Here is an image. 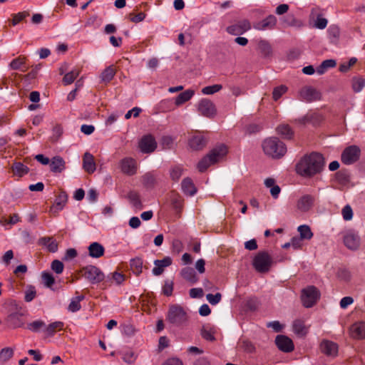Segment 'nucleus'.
I'll return each instance as SVG.
<instances>
[{"label": "nucleus", "instance_id": "39", "mask_svg": "<svg viewBox=\"0 0 365 365\" xmlns=\"http://www.w3.org/2000/svg\"><path fill=\"white\" fill-rule=\"evenodd\" d=\"M63 325L64 324L62 322L58 321L53 322L46 327L45 331L48 335L52 336L56 333V331L63 329Z\"/></svg>", "mask_w": 365, "mask_h": 365}, {"label": "nucleus", "instance_id": "15", "mask_svg": "<svg viewBox=\"0 0 365 365\" xmlns=\"http://www.w3.org/2000/svg\"><path fill=\"white\" fill-rule=\"evenodd\" d=\"M275 342L279 349L284 352H290L294 349L292 341L286 336H277Z\"/></svg>", "mask_w": 365, "mask_h": 365}, {"label": "nucleus", "instance_id": "54", "mask_svg": "<svg viewBox=\"0 0 365 365\" xmlns=\"http://www.w3.org/2000/svg\"><path fill=\"white\" fill-rule=\"evenodd\" d=\"M173 291V282L170 280H166L163 287V292L166 296H171Z\"/></svg>", "mask_w": 365, "mask_h": 365}, {"label": "nucleus", "instance_id": "37", "mask_svg": "<svg viewBox=\"0 0 365 365\" xmlns=\"http://www.w3.org/2000/svg\"><path fill=\"white\" fill-rule=\"evenodd\" d=\"M41 243L46 246L51 252H56L58 250V243L51 237L41 238Z\"/></svg>", "mask_w": 365, "mask_h": 365}, {"label": "nucleus", "instance_id": "5", "mask_svg": "<svg viewBox=\"0 0 365 365\" xmlns=\"http://www.w3.org/2000/svg\"><path fill=\"white\" fill-rule=\"evenodd\" d=\"M272 263V258L267 252H259L254 257L252 265L258 272L264 273L269 270Z\"/></svg>", "mask_w": 365, "mask_h": 365}, {"label": "nucleus", "instance_id": "27", "mask_svg": "<svg viewBox=\"0 0 365 365\" xmlns=\"http://www.w3.org/2000/svg\"><path fill=\"white\" fill-rule=\"evenodd\" d=\"M182 192L190 196L194 195L197 192V189L192 180L189 178L183 179L181 183Z\"/></svg>", "mask_w": 365, "mask_h": 365}, {"label": "nucleus", "instance_id": "16", "mask_svg": "<svg viewBox=\"0 0 365 365\" xmlns=\"http://www.w3.org/2000/svg\"><path fill=\"white\" fill-rule=\"evenodd\" d=\"M120 168L123 173L133 175L136 173V161L130 158H124L120 162Z\"/></svg>", "mask_w": 365, "mask_h": 365}, {"label": "nucleus", "instance_id": "42", "mask_svg": "<svg viewBox=\"0 0 365 365\" xmlns=\"http://www.w3.org/2000/svg\"><path fill=\"white\" fill-rule=\"evenodd\" d=\"M143 259L135 257L130 260V267L135 274H140L143 270Z\"/></svg>", "mask_w": 365, "mask_h": 365}, {"label": "nucleus", "instance_id": "62", "mask_svg": "<svg viewBox=\"0 0 365 365\" xmlns=\"http://www.w3.org/2000/svg\"><path fill=\"white\" fill-rule=\"evenodd\" d=\"M192 365H211V363L207 357L200 356L196 359Z\"/></svg>", "mask_w": 365, "mask_h": 365}, {"label": "nucleus", "instance_id": "31", "mask_svg": "<svg viewBox=\"0 0 365 365\" xmlns=\"http://www.w3.org/2000/svg\"><path fill=\"white\" fill-rule=\"evenodd\" d=\"M336 65V61L333 59H327L322 62V63L317 67L316 72L319 75H322L327 72L329 68H334Z\"/></svg>", "mask_w": 365, "mask_h": 365}, {"label": "nucleus", "instance_id": "21", "mask_svg": "<svg viewBox=\"0 0 365 365\" xmlns=\"http://www.w3.org/2000/svg\"><path fill=\"white\" fill-rule=\"evenodd\" d=\"M350 334L355 339L365 338V322H360L354 324L350 327Z\"/></svg>", "mask_w": 365, "mask_h": 365}, {"label": "nucleus", "instance_id": "30", "mask_svg": "<svg viewBox=\"0 0 365 365\" xmlns=\"http://www.w3.org/2000/svg\"><path fill=\"white\" fill-rule=\"evenodd\" d=\"M11 169L14 175L18 177H22L25 175L29 171V168L21 162H14L11 166Z\"/></svg>", "mask_w": 365, "mask_h": 365}, {"label": "nucleus", "instance_id": "25", "mask_svg": "<svg viewBox=\"0 0 365 365\" xmlns=\"http://www.w3.org/2000/svg\"><path fill=\"white\" fill-rule=\"evenodd\" d=\"M128 199L133 209L135 210H140L143 209V205L140 200V196L137 192H129L128 194Z\"/></svg>", "mask_w": 365, "mask_h": 365}, {"label": "nucleus", "instance_id": "3", "mask_svg": "<svg viewBox=\"0 0 365 365\" xmlns=\"http://www.w3.org/2000/svg\"><path fill=\"white\" fill-rule=\"evenodd\" d=\"M262 148L264 153L273 158H279L287 151L284 143L277 138H269L264 140Z\"/></svg>", "mask_w": 365, "mask_h": 365}, {"label": "nucleus", "instance_id": "2", "mask_svg": "<svg viewBox=\"0 0 365 365\" xmlns=\"http://www.w3.org/2000/svg\"><path fill=\"white\" fill-rule=\"evenodd\" d=\"M227 153V148L225 145H220L214 148L197 164V168L202 173L208 167L221 160Z\"/></svg>", "mask_w": 365, "mask_h": 365}, {"label": "nucleus", "instance_id": "13", "mask_svg": "<svg viewBox=\"0 0 365 365\" xmlns=\"http://www.w3.org/2000/svg\"><path fill=\"white\" fill-rule=\"evenodd\" d=\"M277 18L274 15H269L265 19L256 22L253 28L259 31L272 30L277 24Z\"/></svg>", "mask_w": 365, "mask_h": 365}, {"label": "nucleus", "instance_id": "61", "mask_svg": "<svg viewBox=\"0 0 365 365\" xmlns=\"http://www.w3.org/2000/svg\"><path fill=\"white\" fill-rule=\"evenodd\" d=\"M203 296L202 288H192L190 289V297L191 298H200Z\"/></svg>", "mask_w": 365, "mask_h": 365}, {"label": "nucleus", "instance_id": "41", "mask_svg": "<svg viewBox=\"0 0 365 365\" xmlns=\"http://www.w3.org/2000/svg\"><path fill=\"white\" fill-rule=\"evenodd\" d=\"M277 132L284 138H291L293 135L291 128L286 124L279 125L277 128Z\"/></svg>", "mask_w": 365, "mask_h": 365}, {"label": "nucleus", "instance_id": "50", "mask_svg": "<svg viewBox=\"0 0 365 365\" xmlns=\"http://www.w3.org/2000/svg\"><path fill=\"white\" fill-rule=\"evenodd\" d=\"M206 299L212 305H216L221 301L222 294L219 292L216 293L215 294H207L206 295Z\"/></svg>", "mask_w": 365, "mask_h": 365}, {"label": "nucleus", "instance_id": "33", "mask_svg": "<svg viewBox=\"0 0 365 365\" xmlns=\"http://www.w3.org/2000/svg\"><path fill=\"white\" fill-rule=\"evenodd\" d=\"M83 299V295H80L71 298V302L67 308L68 311L73 313L79 311L81 308V302Z\"/></svg>", "mask_w": 365, "mask_h": 365}, {"label": "nucleus", "instance_id": "18", "mask_svg": "<svg viewBox=\"0 0 365 365\" xmlns=\"http://www.w3.org/2000/svg\"><path fill=\"white\" fill-rule=\"evenodd\" d=\"M68 201V195L66 192L61 191L56 197L53 205L51 207V212L58 213L62 210Z\"/></svg>", "mask_w": 365, "mask_h": 365}, {"label": "nucleus", "instance_id": "14", "mask_svg": "<svg viewBox=\"0 0 365 365\" xmlns=\"http://www.w3.org/2000/svg\"><path fill=\"white\" fill-rule=\"evenodd\" d=\"M314 197L310 195L302 196L297 202V208L300 212H307L314 205Z\"/></svg>", "mask_w": 365, "mask_h": 365}, {"label": "nucleus", "instance_id": "23", "mask_svg": "<svg viewBox=\"0 0 365 365\" xmlns=\"http://www.w3.org/2000/svg\"><path fill=\"white\" fill-rule=\"evenodd\" d=\"M207 143V140L202 135H195L189 140V145L193 150H200L203 148Z\"/></svg>", "mask_w": 365, "mask_h": 365}, {"label": "nucleus", "instance_id": "22", "mask_svg": "<svg viewBox=\"0 0 365 365\" xmlns=\"http://www.w3.org/2000/svg\"><path fill=\"white\" fill-rule=\"evenodd\" d=\"M83 168L88 173H93L96 169V163L92 154L86 153L83 158Z\"/></svg>", "mask_w": 365, "mask_h": 365}, {"label": "nucleus", "instance_id": "26", "mask_svg": "<svg viewBox=\"0 0 365 365\" xmlns=\"http://www.w3.org/2000/svg\"><path fill=\"white\" fill-rule=\"evenodd\" d=\"M9 68L11 70H17L25 72L27 70V67L26 66V58L23 56H19L13 59L9 65Z\"/></svg>", "mask_w": 365, "mask_h": 365}, {"label": "nucleus", "instance_id": "49", "mask_svg": "<svg viewBox=\"0 0 365 365\" xmlns=\"http://www.w3.org/2000/svg\"><path fill=\"white\" fill-rule=\"evenodd\" d=\"M287 91V88L285 86L281 85L274 88L272 92V97L274 101H277L283 94Z\"/></svg>", "mask_w": 365, "mask_h": 365}, {"label": "nucleus", "instance_id": "32", "mask_svg": "<svg viewBox=\"0 0 365 365\" xmlns=\"http://www.w3.org/2000/svg\"><path fill=\"white\" fill-rule=\"evenodd\" d=\"M181 276L187 281L195 284L197 281L195 272L191 267H185L181 270Z\"/></svg>", "mask_w": 365, "mask_h": 365}, {"label": "nucleus", "instance_id": "58", "mask_svg": "<svg viewBox=\"0 0 365 365\" xmlns=\"http://www.w3.org/2000/svg\"><path fill=\"white\" fill-rule=\"evenodd\" d=\"M327 23L325 18L318 16L314 22V26L319 29H324L327 27Z\"/></svg>", "mask_w": 365, "mask_h": 365}, {"label": "nucleus", "instance_id": "1", "mask_svg": "<svg viewBox=\"0 0 365 365\" xmlns=\"http://www.w3.org/2000/svg\"><path fill=\"white\" fill-rule=\"evenodd\" d=\"M325 165L324 158L320 153H312L304 156L297 164V173L303 177H312L320 173Z\"/></svg>", "mask_w": 365, "mask_h": 365}, {"label": "nucleus", "instance_id": "6", "mask_svg": "<svg viewBox=\"0 0 365 365\" xmlns=\"http://www.w3.org/2000/svg\"><path fill=\"white\" fill-rule=\"evenodd\" d=\"M319 298V292L314 286H309L303 289L302 301L305 307H312Z\"/></svg>", "mask_w": 365, "mask_h": 365}, {"label": "nucleus", "instance_id": "59", "mask_svg": "<svg viewBox=\"0 0 365 365\" xmlns=\"http://www.w3.org/2000/svg\"><path fill=\"white\" fill-rule=\"evenodd\" d=\"M201 335L202 338L207 341H214L215 339L214 336V332L212 329H207L205 328L202 329Z\"/></svg>", "mask_w": 365, "mask_h": 365}, {"label": "nucleus", "instance_id": "29", "mask_svg": "<svg viewBox=\"0 0 365 365\" xmlns=\"http://www.w3.org/2000/svg\"><path fill=\"white\" fill-rule=\"evenodd\" d=\"M89 255L93 258H98L103 255L104 247L98 242H93L88 247Z\"/></svg>", "mask_w": 365, "mask_h": 365}, {"label": "nucleus", "instance_id": "63", "mask_svg": "<svg viewBox=\"0 0 365 365\" xmlns=\"http://www.w3.org/2000/svg\"><path fill=\"white\" fill-rule=\"evenodd\" d=\"M302 239L299 237H293L291 239L292 247L294 250H297L302 247Z\"/></svg>", "mask_w": 365, "mask_h": 365}, {"label": "nucleus", "instance_id": "11", "mask_svg": "<svg viewBox=\"0 0 365 365\" xmlns=\"http://www.w3.org/2000/svg\"><path fill=\"white\" fill-rule=\"evenodd\" d=\"M360 241L359 236L354 230H349L344 235V245L351 250H358Z\"/></svg>", "mask_w": 365, "mask_h": 365}, {"label": "nucleus", "instance_id": "46", "mask_svg": "<svg viewBox=\"0 0 365 365\" xmlns=\"http://www.w3.org/2000/svg\"><path fill=\"white\" fill-rule=\"evenodd\" d=\"M222 88V85L220 84H215L212 86H205L202 89V93L204 95H212L218 91H220Z\"/></svg>", "mask_w": 365, "mask_h": 365}, {"label": "nucleus", "instance_id": "12", "mask_svg": "<svg viewBox=\"0 0 365 365\" xmlns=\"http://www.w3.org/2000/svg\"><path fill=\"white\" fill-rule=\"evenodd\" d=\"M139 148L144 153H150L157 148V143L151 135H144L139 141Z\"/></svg>", "mask_w": 365, "mask_h": 365}, {"label": "nucleus", "instance_id": "36", "mask_svg": "<svg viewBox=\"0 0 365 365\" xmlns=\"http://www.w3.org/2000/svg\"><path fill=\"white\" fill-rule=\"evenodd\" d=\"M19 220L20 218L19 215L17 214H14L11 215L9 219L1 217L0 219V224L4 227L5 230H9L11 225L16 224Z\"/></svg>", "mask_w": 365, "mask_h": 365}, {"label": "nucleus", "instance_id": "40", "mask_svg": "<svg viewBox=\"0 0 365 365\" xmlns=\"http://www.w3.org/2000/svg\"><path fill=\"white\" fill-rule=\"evenodd\" d=\"M41 279L43 285L49 289H52V286L55 283V279L53 274L48 272H43L41 273Z\"/></svg>", "mask_w": 365, "mask_h": 365}, {"label": "nucleus", "instance_id": "19", "mask_svg": "<svg viewBox=\"0 0 365 365\" xmlns=\"http://www.w3.org/2000/svg\"><path fill=\"white\" fill-rule=\"evenodd\" d=\"M320 349L327 356H335L338 352V346L332 341L324 340L320 344Z\"/></svg>", "mask_w": 365, "mask_h": 365}, {"label": "nucleus", "instance_id": "48", "mask_svg": "<svg viewBox=\"0 0 365 365\" xmlns=\"http://www.w3.org/2000/svg\"><path fill=\"white\" fill-rule=\"evenodd\" d=\"M36 295V291L35 287L30 285L25 291L24 299L26 302H30L35 298Z\"/></svg>", "mask_w": 365, "mask_h": 365}, {"label": "nucleus", "instance_id": "28", "mask_svg": "<svg viewBox=\"0 0 365 365\" xmlns=\"http://www.w3.org/2000/svg\"><path fill=\"white\" fill-rule=\"evenodd\" d=\"M195 95V91L192 89H187L182 93H180L176 98L175 103L177 106H180L183 103L190 101Z\"/></svg>", "mask_w": 365, "mask_h": 365}, {"label": "nucleus", "instance_id": "52", "mask_svg": "<svg viewBox=\"0 0 365 365\" xmlns=\"http://www.w3.org/2000/svg\"><path fill=\"white\" fill-rule=\"evenodd\" d=\"M51 269L55 272L56 274H61L63 271V264L60 260L55 259L51 262Z\"/></svg>", "mask_w": 365, "mask_h": 365}, {"label": "nucleus", "instance_id": "10", "mask_svg": "<svg viewBox=\"0 0 365 365\" xmlns=\"http://www.w3.org/2000/svg\"><path fill=\"white\" fill-rule=\"evenodd\" d=\"M300 100L306 102H312L321 99V93L312 86L303 87L299 93Z\"/></svg>", "mask_w": 365, "mask_h": 365}, {"label": "nucleus", "instance_id": "4", "mask_svg": "<svg viewBox=\"0 0 365 365\" xmlns=\"http://www.w3.org/2000/svg\"><path fill=\"white\" fill-rule=\"evenodd\" d=\"M167 320L173 325L180 327L187 321V314L181 306L172 305L169 308Z\"/></svg>", "mask_w": 365, "mask_h": 365}, {"label": "nucleus", "instance_id": "9", "mask_svg": "<svg viewBox=\"0 0 365 365\" xmlns=\"http://www.w3.org/2000/svg\"><path fill=\"white\" fill-rule=\"evenodd\" d=\"M361 155L360 148L355 145H350L344 149V164L351 165L357 162Z\"/></svg>", "mask_w": 365, "mask_h": 365}, {"label": "nucleus", "instance_id": "35", "mask_svg": "<svg viewBox=\"0 0 365 365\" xmlns=\"http://www.w3.org/2000/svg\"><path fill=\"white\" fill-rule=\"evenodd\" d=\"M297 231L299 233V237L302 240H309L313 237V232L309 226L307 225H302L297 227Z\"/></svg>", "mask_w": 365, "mask_h": 365}, {"label": "nucleus", "instance_id": "38", "mask_svg": "<svg viewBox=\"0 0 365 365\" xmlns=\"http://www.w3.org/2000/svg\"><path fill=\"white\" fill-rule=\"evenodd\" d=\"M80 71L77 68H74L70 72L66 73L63 78V83L66 86L71 84L78 76Z\"/></svg>", "mask_w": 365, "mask_h": 365}, {"label": "nucleus", "instance_id": "56", "mask_svg": "<svg viewBox=\"0 0 365 365\" xmlns=\"http://www.w3.org/2000/svg\"><path fill=\"white\" fill-rule=\"evenodd\" d=\"M27 16H29V13L24 11V12H19L18 14H16L14 15L13 19H12V24L14 26L18 24L20 21H21L23 19H24Z\"/></svg>", "mask_w": 365, "mask_h": 365}, {"label": "nucleus", "instance_id": "55", "mask_svg": "<svg viewBox=\"0 0 365 365\" xmlns=\"http://www.w3.org/2000/svg\"><path fill=\"white\" fill-rule=\"evenodd\" d=\"M182 168L180 166L174 167L170 171V176L173 180H178L182 175Z\"/></svg>", "mask_w": 365, "mask_h": 365}, {"label": "nucleus", "instance_id": "44", "mask_svg": "<svg viewBox=\"0 0 365 365\" xmlns=\"http://www.w3.org/2000/svg\"><path fill=\"white\" fill-rule=\"evenodd\" d=\"M155 175L150 173H145L142 178L143 185L148 188L153 187L155 183Z\"/></svg>", "mask_w": 365, "mask_h": 365}, {"label": "nucleus", "instance_id": "64", "mask_svg": "<svg viewBox=\"0 0 365 365\" xmlns=\"http://www.w3.org/2000/svg\"><path fill=\"white\" fill-rule=\"evenodd\" d=\"M77 256V252L73 248L68 249L63 258V260H70L75 258Z\"/></svg>", "mask_w": 365, "mask_h": 365}, {"label": "nucleus", "instance_id": "17", "mask_svg": "<svg viewBox=\"0 0 365 365\" xmlns=\"http://www.w3.org/2000/svg\"><path fill=\"white\" fill-rule=\"evenodd\" d=\"M173 262L172 258L170 257H165L163 259H156L154 261V268L152 270L153 274L155 276L160 275L163 271L164 268L170 266Z\"/></svg>", "mask_w": 365, "mask_h": 365}, {"label": "nucleus", "instance_id": "45", "mask_svg": "<svg viewBox=\"0 0 365 365\" xmlns=\"http://www.w3.org/2000/svg\"><path fill=\"white\" fill-rule=\"evenodd\" d=\"M293 331L298 335L303 336L307 333V329L304 323L299 320L294 321L293 323Z\"/></svg>", "mask_w": 365, "mask_h": 365}, {"label": "nucleus", "instance_id": "7", "mask_svg": "<svg viewBox=\"0 0 365 365\" xmlns=\"http://www.w3.org/2000/svg\"><path fill=\"white\" fill-rule=\"evenodd\" d=\"M198 113L206 118H213L217 113V110L212 101L207 98H202L197 104Z\"/></svg>", "mask_w": 365, "mask_h": 365}, {"label": "nucleus", "instance_id": "51", "mask_svg": "<svg viewBox=\"0 0 365 365\" xmlns=\"http://www.w3.org/2000/svg\"><path fill=\"white\" fill-rule=\"evenodd\" d=\"M328 34L329 36V38L334 41L335 39H337L340 36V29L338 26L331 25L329 26L328 29Z\"/></svg>", "mask_w": 365, "mask_h": 365}, {"label": "nucleus", "instance_id": "43", "mask_svg": "<svg viewBox=\"0 0 365 365\" xmlns=\"http://www.w3.org/2000/svg\"><path fill=\"white\" fill-rule=\"evenodd\" d=\"M365 86V79L361 77H354L351 80V87L354 92L361 91Z\"/></svg>", "mask_w": 365, "mask_h": 365}, {"label": "nucleus", "instance_id": "53", "mask_svg": "<svg viewBox=\"0 0 365 365\" xmlns=\"http://www.w3.org/2000/svg\"><path fill=\"white\" fill-rule=\"evenodd\" d=\"M14 355V350L9 347L4 348L0 352V358L4 361L10 359Z\"/></svg>", "mask_w": 365, "mask_h": 365}, {"label": "nucleus", "instance_id": "57", "mask_svg": "<svg viewBox=\"0 0 365 365\" xmlns=\"http://www.w3.org/2000/svg\"><path fill=\"white\" fill-rule=\"evenodd\" d=\"M236 26L239 27V29L237 30V32L239 33H243L245 31H247L251 28L250 24L247 20H243L239 22V24H237Z\"/></svg>", "mask_w": 365, "mask_h": 365}, {"label": "nucleus", "instance_id": "24", "mask_svg": "<svg viewBox=\"0 0 365 365\" xmlns=\"http://www.w3.org/2000/svg\"><path fill=\"white\" fill-rule=\"evenodd\" d=\"M6 320L9 325L13 329L21 327L24 324L22 314L17 312L9 314Z\"/></svg>", "mask_w": 365, "mask_h": 365}, {"label": "nucleus", "instance_id": "60", "mask_svg": "<svg viewBox=\"0 0 365 365\" xmlns=\"http://www.w3.org/2000/svg\"><path fill=\"white\" fill-rule=\"evenodd\" d=\"M112 279L115 282L116 284H121L125 280V276L118 272H114L111 274Z\"/></svg>", "mask_w": 365, "mask_h": 365}, {"label": "nucleus", "instance_id": "8", "mask_svg": "<svg viewBox=\"0 0 365 365\" xmlns=\"http://www.w3.org/2000/svg\"><path fill=\"white\" fill-rule=\"evenodd\" d=\"M83 271V275L92 284H98L105 278L104 274L96 266H87Z\"/></svg>", "mask_w": 365, "mask_h": 365}, {"label": "nucleus", "instance_id": "47", "mask_svg": "<svg viewBox=\"0 0 365 365\" xmlns=\"http://www.w3.org/2000/svg\"><path fill=\"white\" fill-rule=\"evenodd\" d=\"M45 327V323L41 320H36L27 325V328L33 332H38L41 329Z\"/></svg>", "mask_w": 365, "mask_h": 365}, {"label": "nucleus", "instance_id": "34", "mask_svg": "<svg viewBox=\"0 0 365 365\" xmlns=\"http://www.w3.org/2000/svg\"><path fill=\"white\" fill-rule=\"evenodd\" d=\"M115 74V70L112 66H109L102 71L100 78L102 82L108 83L113 78Z\"/></svg>", "mask_w": 365, "mask_h": 365}, {"label": "nucleus", "instance_id": "20", "mask_svg": "<svg viewBox=\"0 0 365 365\" xmlns=\"http://www.w3.org/2000/svg\"><path fill=\"white\" fill-rule=\"evenodd\" d=\"M49 165L51 171L54 173H61L66 169V162L60 156L52 158Z\"/></svg>", "mask_w": 365, "mask_h": 365}]
</instances>
